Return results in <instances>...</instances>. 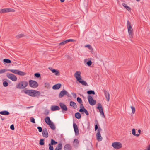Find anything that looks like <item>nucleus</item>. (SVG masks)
I'll return each instance as SVG.
<instances>
[{"instance_id":"obj_42","label":"nucleus","mask_w":150,"mask_h":150,"mask_svg":"<svg viewBox=\"0 0 150 150\" xmlns=\"http://www.w3.org/2000/svg\"><path fill=\"white\" fill-rule=\"evenodd\" d=\"M131 108L132 109V112L133 114H134L135 112V109L134 107L131 106Z\"/></svg>"},{"instance_id":"obj_40","label":"nucleus","mask_w":150,"mask_h":150,"mask_svg":"<svg viewBox=\"0 0 150 150\" xmlns=\"http://www.w3.org/2000/svg\"><path fill=\"white\" fill-rule=\"evenodd\" d=\"M77 101L80 104L82 103V101L81 99L79 97H77Z\"/></svg>"},{"instance_id":"obj_21","label":"nucleus","mask_w":150,"mask_h":150,"mask_svg":"<svg viewBox=\"0 0 150 150\" xmlns=\"http://www.w3.org/2000/svg\"><path fill=\"white\" fill-rule=\"evenodd\" d=\"M79 112H84L87 115H89V113L88 111L85 108L83 109H80L79 110Z\"/></svg>"},{"instance_id":"obj_37","label":"nucleus","mask_w":150,"mask_h":150,"mask_svg":"<svg viewBox=\"0 0 150 150\" xmlns=\"http://www.w3.org/2000/svg\"><path fill=\"white\" fill-rule=\"evenodd\" d=\"M7 71V70L6 69L0 70V74L4 73Z\"/></svg>"},{"instance_id":"obj_1","label":"nucleus","mask_w":150,"mask_h":150,"mask_svg":"<svg viewBox=\"0 0 150 150\" xmlns=\"http://www.w3.org/2000/svg\"><path fill=\"white\" fill-rule=\"evenodd\" d=\"M23 91L26 94L32 97H39L40 94V91L35 90H26Z\"/></svg>"},{"instance_id":"obj_33","label":"nucleus","mask_w":150,"mask_h":150,"mask_svg":"<svg viewBox=\"0 0 150 150\" xmlns=\"http://www.w3.org/2000/svg\"><path fill=\"white\" fill-rule=\"evenodd\" d=\"M18 74L21 76H24L26 74V73L24 72L18 70Z\"/></svg>"},{"instance_id":"obj_61","label":"nucleus","mask_w":150,"mask_h":150,"mask_svg":"<svg viewBox=\"0 0 150 150\" xmlns=\"http://www.w3.org/2000/svg\"><path fill=\"white\" fill-rule=\"evenodd\" d=\"M60 1L61 2H63L64 1V0H60Z\"/></svg>"},{"instance_id":"obj_4","label":"nucleus","mask_w":150,"mask_h":150,"mask_svg":"<svg viewBox=\"0 0 150 150\" xmlns=\"http://www.w3.org/2000/svg\"><path fill=\"white\" fill-rule=\"evenodd\" d=\"M29 84L30 86L33 88H37L38 86V83L36 81L34 80H29Z\"/></svg>"},{"instance_id":"obj_39","label":"nucleus","mask_w":150,"mask_h":150,"mask_svg":"<svg viewBox=\"0 0 150 150\" xmlns=\"http://www.w3.org/2000/svg\"><path fill=\"white\" fill-rule=\"evenodd\" d=\"M24 36V35L22 34H20L17 35L16 36V38H19L21 37H23Z\"/></svg>"},{"instance_id":"obj_62","label":"nucleus","mask_w":150,"mask_h":150,"mask_svg":"<svg viewBox=\"0 0 150 150\" xmlns=\"http://www.w3.org/2000/svg\"><path fill=\"white\" fill-rule=\"evenodd\" d=\"M32 107V106L28 107H27V108H31V107Z\"/></svg>"},{"instance_id":"obj_46","label":"nucleus","mask_w":150,"mask_h":150,"mask_svg":"<svg viewBox=\"0 0 150 150\" xmlns=\"http://www.w3.org/2000/svg\"><path fill=\"white\" fill-rule=\"evenodd\" d=\"M74 41V40L72 39H69L66 40L67 43L69 42H73Z\"/></svg>"},{"instance_id":"obj_19","label":"nucleus","mask_w":150,"mask_h":150,"mask_svg":"<svg viewBox=\"0 0 150 150\" xmlns=\"http://www.w3.org/2000/svg\"><path fill=\"white\" fill-rule=\"evenodd\" d=\"M45 122L47 124H49L51 122H52L50 118V117L48 116L45 119Z\"/></svg>"},{"instance_id":"obj_57","label":"nucleus","mask_w":150,"mask_h":150,"mask_svg":"<svg viewBox=\"0 0 150 150\" xmlns=\"http://www.w3.org/2000/svg\"><path fill=\"white\" fill-rule=\"evenodd\" d=\"M49 113V111H48L47 110H46L45 112V115H47Z\"/></svg>"},{"instance_id":"obj_45","label":"nucleus","mask_w":150,"mask_h":150,"mask_svg":"<svg viewBox=\"0 0 150 150\" xmlns=\"http://www.w3.org/2000/svg\"><path fill=\"white\" fill-rule=\"evenodd\" d=\"M30 121L33 123H35V119L33 117H31L30 118Z\"/></svg>"},{"instance_id":"obj_49","label":"nucleus","mask_w":150,"mask_h":150,"mask_svg":"<svg viewBox=\"0 0 150 150\" xmlns=\"http://www.w3.org/2000/svg\"><path fill=\"white\" fill-rule=\"evenodd\" d=\"M66 43H67L66 42V40H65L64 41L59 43V45H63L65 44Z\"/></svg>"},{"instance_id":"obj_58","label":"nucleus","mask_w":150,"mask_h":150,"mask_svg":"<svg viewBox=\"0 0 150 150\" xmlns=\"http://www.w3.org/2000/svg\"><path fill=\"white\" fill-rule=\"evenodd\" d=\"M145 150H150V145H149L147 147V149Z\"/></svg>"},{"instance_id":"obj_5","label":"nucleus","mask_w":150,"mask_h":150,"mask_svg":"<svg viewBox=\"0 0 150 150\" xmlns=\"http://www.w3.org/2000/svg\"><path fill=\"white\" fill-rule=\"evenodd\" d=\"M88 99L90 104L91 105H95L96 101L95 100H93L92 97L90 95H88Z\"/></svg>"},{"instance_id":"obj_47","label":"nucleus","mask_w":150,"mask_h":150,"mask_svg":"<svg viewBox=\"0 0 150 150\" xmlns=\"http://www.w3.org/2000/svg\"><path fill=\"white\" fill-rule=\"evenodd\" d=\"M85 47H88L90 50H91L92 49L91 46L89 44L85 45Z\"/></svg>"},{"instance_id":"obj_53","label":"nucleus","mask_w":150,"mask_h":150,"mask_svg":"<svg viewBox=\"0 0 150 150\" xmlns=\"http://www.w3.org/2000/svg\"><path fill=\"white\" fill-rule=\"evenodd\" d=\"M71 94L74 98H76V93H72Z\"/></svg>"},{"instance_id":"obj_55","label":"nucleus","mask_w":150,"mask_h":150,"mask_svg":"<svg viewBox=\"0 0 150 150\" xmlns=\"http://www.w3.org/2000/svg\"><path fill=\"white\" fill-rule=\"evenodd\" d=\"M10 128L12 130L14 129V127L13 125H12L10 126Z\"/></svg>"},{"instance_id":"obj_51","label":"nucleus","mask_w":150,"mask_h":150,"mask_svg":"<svg viewBox=\"0 0 150 150\" xmlns=\"http://www.w3.org/2000/svg\"><path fill=\"white\" fill-rule=\"evenodd\" d=\"M80 109H84L85 108L83 106V104H82V103H81V104H80Z\"/></svg>"},{"instance_id":"obj_7","label":"nucleus","mask_w":150,"mask_h":150,"mask_svg":"<svg viewBox=\"0 0 150 150\" xmlns=\"http://www.w3.org/2000/svg\"><path fill=\"white\" fill-rule=\"evenodd\" d=\"M112 146L114 148L117 149H120L122 147L121 143L118 142H115L112 143Z\"/></svg>"},{"instance_id":"obj_63","label":"nucleus","mask_w":150,"mask_h":150,"mask_svg":"<svg viewBox=\"0 0 150 150\" xmlns=\"http://www.w3.org/2000/svg\"><path fill=\"white\" fill-rule=\"evenodd\" d=\"M136 1H140V0H136Z\"/></svg>"},{"instance_id":"obj_26","label":"nucleus","mask_w":150,"mask_h":150,"mask_svg":"<svg viewBox=\"0 0 150 150\" xmlns=\"http://www.w3.org/2000/svg\"><path fill=\"white\" fill-rule=\"evenodd\" d=\"M98 106L96 108L99 110V112L103 110V108L101 105V104L100 103H98Z\"/></svg>"},{"instance_id":"obj_27","label":"nucleus","mask_w":150,"mask_h":150,"mask_svg":"<svg viewBox=\"0 0 150 150\" xmlns=\"http://www.w3.org/2000/svg\"><path fill=\"white\" fill-rule=\"evenodd\" d=\"M123 6L129 11L131 10V8L130 7L127 6V5L125 3H123Z\"/></svg>"},{"instance_id":"obj_60","label":"nucleus","mask_w":150,"mask_h":150,"mask_svg":"<svg viewBox=\"0 0 150 150\" xmlns=\"http://www.w3.org/2000/svg\"><path fill=\"white\" fill-rule=\"evenodd\" d=\"M138 132L140 134L141 132V131L140 129H139L138 130Z\"/></svg>"},{"instance_id":"obj_14","label":"nucleus","mask_w":150,"mask_h":150,"mask_svg":"<svg viewBox=\"0 0 150 150\" xmlns=\"http://www.w3.org/2000/svg\"><path fill=\"white\" fill-rule=\"evenodd\" d=\"M73 126L76 135H78L79 133V131L77 125L75 123H73Z\"/></svg>"},{"instance_id":"obj_17","label":"nucleus","mask_w":150,"mask_h":150,"mask_svg":"<svg viewBox=\"0 0 150 150\" xmlns=\"http://www.w3.org/2000/svg\"><path fill=\"white\" fill-rule=\"evenodd\" d=\"M61 84L58 83L54 85L52 88L54 90L59 89L61 87Z\"/></svg>"},{"instance_id":"obj_9","label":"nucleus","mask_w":150,"mask_h":150,"mask_svg":"<svg viewBox=\"0 0 150 150\" xmlns=\"http://www.w3.org/2000/svg\"><path fill=\"white\" fill-rule=\"evenodd\" d=\"M15 11V10L14 9L12 8H4L0 10V13H4L10 12H14Z\"/></svg>"},{"instance_id":"obj_59","label":"nucleus","mask_w":150,"mask_h":150,"mask_svg":"<svg viewBox=\"0 0 150 150\" xmlns=\"http://www.w3.org/2000/svg\"><path fill=\"white\" fill-rule=\"evenodd\" d=\"M1 119L2 120H3L4 119V118L2 117V116H1Z\"/></svg>"},{"instance_id":"obj_13","label":"nucleus","mask_w":150,"mask_h":150,"mask_svg":"<svg viewBox=\"0 0 150 150\" xmlns=\"http://www.w3.org/2000/svg\"><path fill=\"white\" fill-rule=\"evenodd\" d=\"M42 136L47 138L48 137V134L47 132V129L46 128H45L43 129L42 131Z\"/></svg>"},{"instance_id":"obj_6","label":"nucleus","mask_w":150,"mask_h":150,"mask_svg":"<svg viewBox=\"0 0 150 150\" xmlns=\"http://www.w3.org/2000/svg\"><path fill=\"white\" fill-rule=\"evenodd\" d=\"M64 95H66L68 97H71L70 94L65 90H63L61 91L59 95V97L60 98H62Z\"/></svg>"},{"instance_id":"obj_41","label":"nucleus","mask_w":150,"mask_h":150,"mask_svg":"<svg viewBox=\"0 0 150 150\" xmlns=\"http://www.w3.org/2000/svg\"><path fill=\"white\" fill-rule=\"evenodd\" d=\"M3 85L4 86L6 87L8 86V84L6 81H5L3 82Z\"/></svg>"},{"instance_id":"obj_44","label":"nucleus","mask_w":150,"mask_h":150,"mask_svg":"<svg viewBox=\"0 0 150 150\" xmlns=\"http://www.w3.org/2000/svg\"><path fill=\"white\" fill-rule=\"evenodd\" d=\"M35 76L37 78H39L40 76V74L39 73H35L34 74Z\"/></svg>"},{"instance_id":"obj_16","label":"nucleus","mask_w":150,"mask_h":150,"mask_svg":"<svg viewBox=\"0 0 150 150\" xmlns=\"http://www.w3.org/2000/svg\"><path fill=\"white\" fill-rule=\"evenodd\" d=\"M51 109L52 111H54L56 110H59L60 108L58 106L56 105H53L51 106Z\"/></svg>"},{"instance_id":"obj_22","label":"nucleus","mask_w":150,"mask_h":150,"mask_svg":"<svg viewBox=\"0 0 150 150\" xmlns=\"http://www.w3.org/2000/svg\"><path fill=\"white\" fill-rule=\"evenodd\" d=\"M48 125H49L50 127L53 130H54L55 129V127L54 123L52 122L49 124Z\"/></svg>"},{"instance_id":"obj_10","label":"nucleus","mask_w":150,"mask_h":150,"mask_svg":"<svg viewBox=\"0 0 150 150\" xmlns=\"http://www.w3.org/2000/svg\"><path fill=\"white\" fill-rule=\"evenodd\" d=\"M101 130L100 128H99L97 130V132L96 134V138L99 141H101L102 139V137L101 136L100 131Z\"/></svg>"},{"instance_id":"obj_23","label":"nucleus","mask_w":150,"mask_h":150,"mask_svg":"<svg viewBox=\"0 0 150 150\" xmlns=\"http://www.w3.org/2000/svg\"><path fill=\"white\" fill-rule=\"evenodd\" d=\"M0 114L4 115H8L9 114V113L7 111L4 110L0 111Z\"/></svg>"},{"instance_id":"obj_50","label":"nucleus","mask_w":150,"mask_h":150,"mask_svg":"<svg viewBox=\"0 0 150 150\" xmlns=\"http://www.w3.org/2000/svg\"><path fill=\"white\" fill-rule=\"evenodd\" d=\"M37 128L38 129V131L40 132H41L42 131V128L41 127H40V126L38 127H37Z\"/></svg>"},{"instance_id":"obj_3","label":"nucleus","mask_w":150,"mask_h":150,"mask_svg":"<svg viewBox=\"0 0 150 150\" xmlns=\"http://www.w3.org/2000/svg\"><path fill=\"white\" fill-rule=\"evenodd\" d=\"M127 26L128 29L129 34V35L131 36V37H132L133 35V30L132 29L131 23L128 20L127 21Z\"/></svg>"},{"instance_id":"obj_29","label":"nucleus","mask_w":150,"mask_h":150,"mask_svg":"<svg viewBox=\"0 0 150 150\" xmlns=\"http://www.w3.org/2000/svg\"><path fill=\"white\" fill-rule=\"evenodd\" d=\"M58 143L55 140L53 139H51V143L49 144H51L52 145H55L57 144Z\"/></svg>"},{"instance_id":"obj_52","label":"nucleus","mask_w":150,"mask_h":150,"mask_svg":"<svg viewBox=\"0 0 150 150\" xmlns=\"http://www.w3.org/2000/svg\"><path fill=\"white\" fill-rule=\"evenodd\" d=\"M74 142L76 144H78L79 143V141L77 139H75L74 140Z\"/></svg>"},{"instance_id":"obj_15","label":"nucleus","mask_w":150,"mask_h":150,"mask_svg":"<svg viewBox=\"0 0 150 150\" xmlns=\"http://www.w3.org/2000/svg\"><path fill=\"white\" fill-rule=\"evenodd\" d=\"M103 92L108 102L110 100V94L109 92L105 90H104Z\"/></svg>"},{"instance_id":"obj_20","label":"nucleus","mask_w":150,"mask_h":150,"mask_svg":"<svg viewBox=\"0 0 150 150\" xmlns=\"http://www.w3.org/2000/svg\"><path fill=\"white\" fill-rule=\"evenodd\" d=\"M71 147L69 144H67L64 147V150H71Z\"/></svg>"},{"instance_id":"obj_28","label":"nucleus","mask_w":150,"mask_h":150,"mask_svg":"<svg viewBox=\"0 0 150 150\" xmlns=\"http://www.w3.org/2000/svg\"><path fill=\"white\" fill-rule=\"evenodd\" d=\"M62 148V144L61 143L59 144L56 148L55 150H61Z\"/></svg>"},{"instance_id":"obj_25","label":"nucleus","mask_w":150,"mask_h":150,"mask_svg":"<svg viewBox=\"0 0 150 150\" xmlns=\"http://www.w3.org/2000/svg\"><path fill=\"white\" fill-rule=\"evenodd\" d=\"M51 70L52 73H55V74L56 75L59 76V73L58 71H57L56 70L54 69H51Z\"/></svg>"},{"instance_id":"obj_38","label":"nucleus","mask_w":150,"mask_h":150,"mask_svg":"<svg viewBox=\"0 0 150 150\" xmlns=\"http://www.w3.org/2000/svg\"><path fill=\"white\" fill-rule=\"evenodd\" d=\"M45 87L47 88H50V85L48 83L46 82L45 83Z\"/></svg>"},{"instance_id":"obj_32","label":"nucleus","mask_w":150,"mask_h":150,"mask_svg":"<svg viewBox=\"0 0 150 150\" xmlns=\"http://www.w3.org/2000/svg\"><path fill=\"white\" fill-rule=\"evenodd\" d=\"M132 133L133 135L136 136L137 137L139 136V134H136V131L134 129H133L132 130Z\"/></svg>"},{"instance_id":"obj_34","label":"nucleus","mask_w":150,"mask_h":150,"mask_svg":"<svg viewBox=\"0 0 150 150\" xmlns=\"http://www.w3.org/2000/svg\"><path fill=\"white\" fill-rule=\"evenodd\" d=\"M87 93L89 95L93 94H95V93L94 91L93 90H89L87 92Z\"/></svg>"},{"instance_id":"obj_43","label":"nucleus","mask_w":150,"mask_h":150,"mask_svg":"<svg viewBox=\"0 0 150 150\" xmlns=\"http://www.w3.org/2000/svg\"><path fill=\"white\" fill-rule=\"evenodd\" d=\"M92 64V62L91 60H89L86 62V64L88 66H91Z\"/></svg>"},{"instance_id":"obj_24","label":"nucleus","mask_w":150,"mask_h":150,"mask_svg":"<svg viewBox=\"0 0 150 150\" xmlns=\"http://www.w3.org/2000/svg\"><path fill=\"white\" fill-rule=\"evenodd\" d=\"M78 81H79V82L83 85L86 86H88V85L86 82L84 81V80H82L81 79L79 80Z\"/></svg>"},{"instance_id":"obj_36","label":"nucleus","mask_w":150,"mask_h":150,"mask_svg":"<svg viewBox=\"0 0 150 150\" xmlns=\"http://www.w3.org/2000/svg\"><path fill=\"white\" fill-rule=\"evenodd\" d=\"M39 144L41 145H44V139H41L40 140Z\"/></svg>"},{"instance_id":"obj_54","label":"nucleus","mask_w":150,"mask_h":150,"mask_svg":"<svg viewBox=\"0 0 150 150\" xmlns=\"http://www.w3.org/2000/svg\"><path fill=\"white\" fill-rule=\"evenodd\" d=\"M100 113L101 115H102L103 117H105V115L103 110L100 112Z\"/></svg>"},{"instance_id":"obj_56","label":"nucleus","mask_w":150,"mask_h":150,"mask_svg":"<svg viewBox=\"0 0 150 150\" xmlns=\"http://www.w3.org/2000/svg\"><path fill=\"white\" fill-rule=\"evenodd\" d=\"M98 129V126L97 125V124L95 125V131L97 129Z\"/></svg>"},{"instance_id":"obj_11","label":"nucleus","mask_w":150,"mask_h":150,"mask_svg":"<svg viewBox=\"0 0 150 150\" xmlns=\"http://www.w3.org/2000/svg\"><path fill=\"white\" fill-rule=\"evenodd\" d=\"M81 74V72L78 71H76L74 74V76L78 81L81 80V78L80 75Z\"/></svg>"},{"instance_id":"obj_12","label":"nucleus","mask_w":150,"mask_h":150,"mask_svg":"<svg viewBox=\"0 0 150 150\" xmlns=\"http://www.w3.org/2000/svg\"><path fill=\"white\" fill-rule=\"evenodd\" d=\"M59 104L61 108L62 109V112L63 111H67L68 110L67 107L64 103H60Z\"/></svg>"},{"instance_id":"obj_18","label":"nucleus","mask_w":150,"mask_h":150,"mask_svg":"<svg viewBox=\"0 0 150 150\" xmlns=\"http://www.w3.org/2000/svg\"><path fill=\"white\" fill-rule=\"evenodd\" d=\"M70 106L73 107L74 109H76L77 108V105L76 103L73 101H71L70 102Z\"/></svg>"},{"instance_id":"obj_30","label":"nucleus","mask_w":150,"mask_h":150,"mask_svg":"<svg viewBox=\"0 0 150 150\" xmlns=\"http://www.w3.org/2000/svg\"><path fill=\"white\" fill-rule=\"evenodd\" d=\"M75 116L76 118L79 119L81 118V114L79 112H77L75 113Z\"/></svg>"},{"instance_id":"obj_8","label":"nucleus","mask_w":150,"mask_h":150,"mask_svg":"<svg viewBox=\"0 0 150 150\" xmlns=\"http://www.w3.org/2000/svg\"><path fill=\"white\" fill-rule=\"evenodd\" d=\"M7 77L13 81H16L17 80V77L15 75L12 74L7 73L6 74Z\"/></svg>"},{"instance_id":"obj_31","label":"nucleus","mask_w":150,"mask_h":150,"mask_svg":"<svg viewBox=\"0 0 150 150\" xmlns=\"http://www.w3.org/2000/svg\"><path fill=\"white\" fill-rule=\"evenodd\" d=\"M8 71L17 74L18 71V70L16 69H8Z\"/></svg>"},{"instance_id":"obj_64","label":"nucleus","mask_w":150,"mask_h":150,"mask_svg":"<svg viewBox=\"0 0 150 150\" xmlns=\"http://www.w3.org/2000/svg\"><path fill=\"white\" fill-rule=\"evenodd\" d=\"M86 60H87V59H86L85 60H84V62H85L86 61Z\"/></svg>"},{"instance_id":"obj_35","label":"nucleus","mask_w":150,"mask_h":150,"mask_svg":"<svg viewBox=\"0 0 150 150\" xmlns=\"http://www.w3.org/2000/svg\"><path fill=\"white\" fill-rule=\"evenodd\" d=\"M3 61L4 62L6 63H10L11 62V61L8 59H4Z\"/></svg>"},{"instance_id":"obj_2","label":"nucleus","mask_w":150,"mask_h":150,"mask_svg":"<svg viewBox=\"0 0 150 150\" xmlns=\"http://www.w3.org/2000/svg\"><path fill=\"white\" fill-rule=\"evenodd\" d=\"M28 85L27 82L25 81H21L16 85V88L19 89H24Z\"/></svg>"},{"instance_id":"obj_48","label":"nucleus","mask_w":150,"mask_h":150,"mask_svg":"<svg viewBox=\"0 0 150 150\" xmlns=\"http://www.w3.org/2000/svg\"><path fill=\"white\" fill-rule=\"evenodd\" d=\"M49 150H53L54 148L53 146L51 144H49Z\"/></svg>"}]
</instances>
